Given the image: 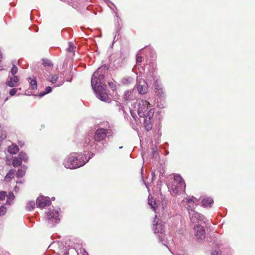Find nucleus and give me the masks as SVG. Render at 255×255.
Returning <instances> with one entry per match:
<instances>
[{
  "mask_svg": "<svg viewBox=\"0 0 255 255\" xmlns=\"http://www.w3.org/2000/svg\"><path fill=\"white\" fill-rule=\"evenodd\" d=\"M137 113L139 117L145 118V121L150 122L152 118L154 110L149 102L145 100H141L138 105Z\"/></svg>",
  "mask_w": 255,
  "mask_h": 255,
  "instance_id": "1",
  "label": "nucleus"
},
{
  "mask_svg": "<svg viewBox=\"0 0 255 255\" xmlns=\"http://www.w3.org/2000/svg\"><path fill=\"white\" fill-rule=\"evenodd\" d=\"M86 162L83 160L81 155L73 153L64 161V166L67 168L75 169L84 165Z\"/></svg>",
  "mask_w": 255,
  "mask_h": 255,
  "instance_id": "2",
  "label": "nucleus"
},
{
  "mask_svg": "<svg viewBox=\"0 0 255 255\" xmlns=\"http://www.w3.org/2000/svg\"><path fill=\"white\" fill-rule=\"evenodd\" d=\"M186 185L183 178L179 175L174 176L171 189L175 194L181 193L185 190Z\"/></svg>",
  "mask_w": 255,
  "mask_h": 255,
  "instance_id": "3",
  "label": "nucleus"
},
{
  "mask_svg": "<svg viewBox=\"0 0 255 255\" xmlns=\"http://www.w3.org/2000/svg\"><path fill=\"white\" fill-rule=\"evenodd\" d=\"M113 132L112 130L108 131L107 129L105 128H98L95 131L94 135V139L95 141L97 142H100L103 140H104L107 134H108V136L110 135H112Z\"/></svg>",
  "mask_w": 255,
  "mask_h": 255,
  "instance_id": "4",
  "label": "nucleus"
},
{
  "mask_svg": "<svg viewBox=\"0 0 255 255\" xmlns=\"http://www.w3.org/2000/svg\"><path fill=\"white\" fill-rule=\"evenodd\" d=\"M104 79V75L99 74V69L94 73L91 78V86L95 91L97 87H99V84L103 83Z\"/></svg>",
  "mask_w": 255,
  "mask_h": 255,
  "instance_id": "5",
  "label": "nucleus"
},
{
  "mask_svg": "<svg viewBox=\"0 0 255 255\" xmlns=\"http://www.w3.org/2000/svg\"><path fill=\"white\" fill-rule=\"evenodd\" d=\"M46 218L48 222L52 225L59 223L60 218L58 212L54 210L46 213Z\"/></svg>",
  "mask_w": 255,
  "mask_h": 255,
  "instance_id": "6",
  "label": "nucleus"
},
{
  "mask_svg": "<svg viewBox=\"0 0 255 255\" xmlns=\"http://www.w3.org/2000/svg\"><path fill=\"white\" fill-rule=\"evenodd\" d=\"M152 229L154 234H163L165 232L164 224L160 219H158L157 221L154 220L153 222Z\"/></svg>",
  "mask_w": 255,
  "mask_h": 255,
  "instance_id": "7",
  "label": "nucleus"
},
{
  "mask_svg": "<svg viewBox=\"0 0 255 255\" xmlns=\"http://www.w3.org/2000/svg\"><path fill=\"white\" fill-rule=\"evenodd\" d=\"M195 234V237L198 242H202L205 238V231L202 226L196 225L194 228Z\"/></svg>",
  "mask_w": 255,
  "mask_h": 255,
  "instance_id": "8",
  "label": "nucleus"
},
{
  "mask_svg": "<svg viewBox=\"0 0 255 255\" xmlns=\"http://www.w3.org/2000/svg\"><path fill=\"white\" fill-rule=\"evenodd\" d=\"M199 200L196 198L192 196L186 199L187 208L188 210L189 214L191 212H195L194 209H195L196 206L198 204Z\"/></svg>",
  "mask_w": 255,
  "mask_h": 255,
  "instance_id": "9",
  "label": "nucleus"
},
{
  "mask_svg": "<svg viewBox=\"0 0 255 255\" xmlns=\"http://www.w3.org/2000/svg\"><path fill=\"white\" fill-rule=\"evenodd\" d=\"M36 203L37 207L40 208H45L51 204L49 198L45 197H39L37 198Z\"/></svg>",
  "mask_w": 255,
  "mask_h": 255,
  "instance_id": "10",
  "label": "nucleus"
},
{
  "mask_svg": "<svg viewBox=\"0 0 255 255\" xmlns=\"http://www.w3.org/2000/svg\"><path fill=\"white\" fill-rule=\"evenodd\" d=\"M136 88L138 93L140 94H144L147 92V86L146 84L143 81H139L136 85Z\"/></svg>",
  "mask_w": 255,
  "mask_h": 255,
  "instance_id": "11",
  "label": "nucleus"
},
{
  "mask_svg": "<svg viewBox=\"0 0 255 255\" xmlns=\"http://www.w3.org/2000/svg\"><path fill=\"white\" fill-rule=\"evenodd\" d=\"M19 79L17 76H14L12 77H9L6 82V85L10 87H16L18 85Z\"/></svg>",
  "mask_w": 255,
  "mask_h": 255,
  "instance_id": "12",
  "label": "nucleus"
},
{
  "mask_svg": "<svg viewBox=\"0 0 255 255\" xmlns=\"http://www.w3.org/2000/svg\"><path fill=\"white\" fill-rule=\"evenodd\" d=\"M213 203V200L210 197H205L202 200V205L204 207H211Z\"/></svg>",
  "mask_w": 255,
  "mask_h": 255,
  "instance_id": "13",
  "label": "nucleus"
},
{
  "mask_svg": "<svg viewBox=\"0 0 255 255\" xmlns=\"http://www.w3.org/2000/svg\"><path fill=\"white\" fill-rule=\"evenodd\" d=\"M15 172V171L14 169L10 170L5 175L4 180L7 182L10 181V180L14 177Z\"/></svg>",
  "mask_w": 255,
  "mask_h": 255,
  "instance_id": "14",
  "label": "nucleus"
},
{
  "mask_svg": "<svg viewBox=\"0 0 255 255\" xmlns=\"http://www.w3.org/2000/svg\"><path fill=\"white\" fill-rule=\"evenodd\" d=\"M148 204L154 211H155L158 207V204L152 198L148 199Z\"/></svg>",
  "mask_w": 255,
  "mask_h": 255,
  "instance_id": "15",
  "label": "nucleus"
},
{
  "mask_svg": "<svg viewBox=\"0 0 255 255\" xmlns=\"http://www.w3.org/2000/svg\"><path fill=\"white\" fill-rule=\"evenodd\" d=\"M7 200L6 204L10 205L12 202L15 198V196L12 192H9L7 195L6 194Z\"/></svg>",
  "mask_w": 255,
  "mask_h": 255,
  "instance_id": "16",
  "label": "nucleus"
},
{
  "mask_svg": "<svg viewBox=\"0 0 255 255\" xmlns=\"http://www.w3.org/2000/svg\"><path fill=\"white\" fill-rule=\"evenodd\" d=\"M19 150V147L17 145H11L9 146L8 147V152L12 154H16Z\"/></svg>",
  "mask_w": 255,
  "mask_h": 255,
  "instance_id": "17",
  "label": "nucleus"
},
{
  "mask_svg": "<svg viewBox=\"0 0 255 255\" xmlns=\"http://www.w3.org/2000/svg\"><path fill=\"white\" fill-rule=\"evenodd\" d=\"M42 64L44 67H48V70L53 67L52 63L48 59H43Z\"/></svg>",
  "mask_w": 255,
  "mask_h": 255,
  "instance_id": "18",
  "label": "nucleus"
},
{
  "mask_svg": "<svg viewBox=\"0 0 255 255\" xmlns=\"http://www.w3.org/2000/svg\"><path fill=\"white\" fill-rule=\"evenodd\" d=\"M132 94V91L128 90L125 92L124 98L125 101L129 100L131 99Z\"/></svg>",
  "mask_w": 255,
  "mask_h": 255,
  "instance_id": "19",
  "label": "nucleus"
},
{
  "mask_svg": "<svg viewBox=\"0 0 255 255\" xmlns=\"http://www.w3.org/2000/svg\"><path fill=\"white\" fill-rule=\"evenodd\" d=\"M22 163L21 160L17 157H15L12 161V165L14 167H17L21 165Z\"/></svg>",
  "mask_w": 255,
  "mask_h": 255,
  "instance_id": "20",
  "label": "nucleus"
},
{
  "mask_svg": "<svg viewBox=\"0 0 255 255\" xmlns=\"http://www.w3.org/2000/svg\"><path fill=\"white\" fill-rule=\"evenodd\" d=\"M194 217L197 218L198 220H200V221L203 220V219H204L203 215H202L195 211L193 213V215L192 217V220H193Z\"/></svg>",
  "mask_w": 255,
  "mask_h": 255,
  "instance_id": "21",
  "label": "nucleus"
},
{
  "mask_svg": "<svg viewBox=\"0 0 255 255\" xmlns=\"http://www.w3.org/2000/svg\"><path fill=\"white\" fill-rule=\"evenodd\" d=\"M35 203L34 201H29L27 203L26 208L27 210L30 211L34 209Z\"/></svg>",
  "mask_w": 255,
  "mask_h": 255,
  "instance_id": "22",
  "label": "nucleus"
},
{
  "mask_svg": "<svg viewBox=\"0 0 255 255\" xmlns=\"http://www.w3.org/2000/svg\"><path fill=\"white\" fill-rule=\"evenodd\" d=\"M19 158L22 161L26 162L28 160V156L26 153L20 152L18 154Z\"/></svg>",
  "mask_w": 255,
  "mask_h": 255,
  "instance_id": "23",
  "label": "nucleus"
},
{
  "mask_svg": "<svg viewBox=\"0 0 255 255\" xmlns=\"http://www.w3.org/2000/svg\"><path fill=\"white\" fill-rule=\"evenodd\" d=\"M25 174V170L24 169L20 168V169H18V170L16 172V175L17 177L19 178V177H23Z\"/></svg>",
  "mask_w": 255,
  "mask_h": 255,
  "instance_id": "24",
  "label": "nucleus"
},
{
  "mask_svg": "<svg viewBox=\"0 0 255 255\" xmlns=\"http://www.w3.org/2000/svg\"><path fill=\"white\" fill-rule=\"evenodd\" d=\"M7 212V208L4 205L0 206V216H4Z\"/></svg>",
  "mask_w": 255,
  "mask_h": 255,
  "instance_id": "25",
  "label": "nucleus"
},
{
  "mask_svg": "<svg viewBox=\"0 0 255 255\" xmlns=\"http://www.w3.org/2000/svg\"><path fill=\"white\" fill-rule=\"evenodd\" d=\"M51 91V88L49 86L46 87L44 91L43 92H41L39 94L40 97H42L44 96L45 95L50 93Z\"/></svg>",
  "mask_w": 255,
  "mask_h": 255,
  "instance_id": "26",
  "label": "nucleus"
},
{
  "mask_svg": "<svg viewBox=\"0 0 255 255\" xmlns=\"http://www.w3.org/2000/svg\"><path fill=\"white\" fill-rule=\"evenodd\" d=\"M99 98L101 100L103 101H107L108 98V95L106 93H101L99 95Z\"/></svg>",
  "mask_w": 255,
  "mask_h": 255,
  "instance_id": "27",
  "label": "nucleus"
},
{
  "mask_svg": "<svg viewBox=\"0 0 255 255\" xmlns=\"http://www.w3.org/2000/svg\"><path fill=\"white\" fill-rule=\"evenodd\" d=\"M76 46H74L71 42L69 43V47L67 48V51L70 52H74Z\"/></svg>",
  "mask_w": 255,
  "mask_h": 255,
  "instance_id": "28",
  "label": "nucleus"
},
{
  "mask_svg": "<svg viewBox=\"0 0 255 255\" xmlns=\"http://www.w3.org/2000/svg\"><path fill=\"white\" fill-rule=\"evenodd\" d=\"M30 86L32 89L37 88V82L35 79H32L30 82Z\"/></svg>",
  "mask_w": 255,
  "mask_h": 255,
  "instance_id": "29",
  "label": "nucleus"
},
{
  "mask_svg": "<svg viewBox=\"0 0 255 255\" xmlns=\"http://www.w3.org/2000/svg\"><path fill=\"white\" fill-rule=\"evenodd\" d=\"M17 67L15 65L13 64L10 71L11 74L12 75H14L16 73H17Z\"/></svg>",
  "mask_w": 255,
  "mask_h": 255,
  "instance_id": "30",
  "label": "nucleus"
},
{
  "mask_svg": "<svg viewBox=\"0 0 255 255\" xmlns=\"http://www.w3.org/2000/svg\"><path fill=\"white\" fill-rule=\"evenodd\" d=\"M6 196V192L5 191L0 192V201H3Z\"/></svg>",
  "mask_w": 255,
  "mask_h": 255,
  "instance_id": "31",
  "label": "nucleus"
},
{
  "mask_svg": "<svg viewBox=\"0 0 255 255\" xmlns=\"http://www.w3.org/2000/svg\"><path fill=\"white\" fill-rule=\"evenodd\" d=\"M58 78V77L57 75H54V76H53L52 77H51V82L54 84V83H55L57 81V79Z\"/></svg>",
  "mask_w": 255,
  "mask_h": 255,
  "instance_id": "32",
  "label": "nucleus"
},
{
  "mask_svg": "<svg viewBox=\"0 0 255 255\" xmlns=\"http://www.w3.org/2000/svg\"><path fill=\"white\" fill-rule=\"evenodd\" d=\"M150 122H145V128H146V129L148 130L149 129H150L151 128V125L150 124Z\"/></svg>",
  "mask_w": 255,
  "mask_h": 255,
  "instance_id": "33",
  "label": "nucleus"
},
{
  "mask_svg": "<svg viewBox=\"0 0 255 255\" xmlns=\"http://www.w3.org/2000/svg\"><path fill=\"white\" fill-rule=\"evenodd\" d=\"M17 92V89L16 88H13L11 89L9 91V95L10 96H14Z\"/></svg>",
  "mask_w": 255,
  "mask_h": 255,
  "instance_id": "34",
  "label": "nucleus"
},
{
  "mask_svg": "<svg viewBox=\"0 0 255 255\" xmlns=\"http://www.w3.org/2000/svg\"><path fill=\"white\" fill-rule=\"evenodd\" d=\"M142 56L138 54L136 56V63H140L142 61Z\"/></svg>",
  "mask_w": 255,
  "mask_h": 255,
  "instance_id": "35",
  "label": "nucleus"
},
{
  "mask_svg": "<svg viewBox=\"0 0 255 255\" xmlns=\"http://www.w3.org/2000/svg\"><path fill=\"white\" fill-rule=\"evenodd\" d=\"M155 92L156 93H157V95H161V94L162 93L161 90L158 89L157 87L155 88Z\"/></svg>",
  "mask_w": 255,
  "mask_h": 255,
  "instance_id": "36",
  "label": "nucleus"
},
{
  "mask_svg": "<svg viewBox=\"0 0 255 255\" xmlns=\"http://www.w3.org/2000/svg\"><path fill=\"white\" fill-rule=\"evenodd\" d=\"M109 85L110 86V87L112 89H113V90L116 89V86L115 84L114 83V82H109Z\"/></svg>",
  "mask_w": 255,
  "mask_h": 255,
  "instance_id": "37",
  "label": "nucleus"
},
{
  "mask_svg": "<svg viewBox=\"0 0 255 255\" xmlns=\"http://www.w3.org/2000/svg\"><path fill=\"white\" fill-rule=\"evenodd\" d=\"M211 255H221L218 252H214L212 253Z\"/></svg>",
  "mask_w": 255,
  "mask_h": 255,
  "instance_id": "38",
  "label": "nucleus"
}]
</instances>
